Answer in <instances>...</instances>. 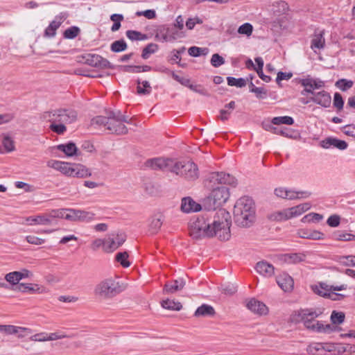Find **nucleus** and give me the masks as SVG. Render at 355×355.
<instances>
[{
	"mask_svg": "<svg viewBox=\"0 0 355 355\" xmlns=\"http://www.w3.org/2000/svg\"><path fill=\"white\" fill-rule=\"evenodd\" d=\"M204 184L211 193L202 200L205 211L190 223V235L196 239L218 236L220 241H228L231 236V216L224 209L215 210L230 197L229 189L225 185L236 187L237 180L229 173L213 172L207 175Z\"/></svg>",
	"mask_w": 355,
	"mask_h": 355,
	"instance_id": "obj_1",
	"label": "nucleus"
},
{
	"mask_svg": "<svg viewBox=\"0 0 355 355\" xmlns=\"http://www.w3.org/2000/svg\"><path fill=\"white\" fill-rule=\"evenodd\" d=\"M107 116H96L91 121V125H98L105 127L112 134L118 135H125L128 133V128L124 123H131V119L125 114H123L120 110H109L106 112Z\"/></svg>",
	"mask_w": 355,
	"mask_h": 355,
	"instance_id": "obj_2",
	"label": "nucleus"
},
{
	"mask_svg": "<svg viewBox=\"0 0 355 355\" xmlns=\"http://www.w3.org/2000/svg\"><path fill=\"white\" fill-rule=\"evenodd\" d=\"M233 214L234 222L238 226H251L255 219V206L253 200L248 196L239 198L236 202Z\"/></svg>",
	"mask_w": 355,
	"mask_h": 355,
	"instance_id": "obj_3",
	"label": "nucleus"
},
{
	"mask_svg": "<svg viewBox=\"0 0 355 355\" xmlns=\"http://www.w3.org/2000/svg\"><path fill=\"white\" fill-rule=\"evenodd\" d=\"M171 172L189 181H194L199 176L198 166L191 161L175 162L173 160Z\"/></svg>",
	"mask_w": 355,
	"mask_h": 355,
	"instance_id": "obj_4",
	"label": "nucleus"
},
{
	"mask_svg": "<svg viewBox=\"0 0 355 355\" xmlns=\"http://www.w3.org/2000/svg\"><path fill=\"white\" fill-rule=\"evenodd\" d=\"M122 291L123 288L119 282L112 278L103 280L94 289L95 295L104 299L112 298Z\"/></svg>",
	"mask_w": 355,
	"mask_h": 355,
	"instance_id": "obj_5",
	"label": "nucleus"
},
{
	"mask_svg": "<svg viewBox=\"0 0 355 355\" xmlns=\"http://www.w3.org/2000/svg\"><path fill=\"white\" fill-rule=\"evenodd\" d=\"M77 112L73 109H57L51 112H46L43 114V118L49 121L62 123H72L77 120Z\"/></svg>",
	"mask_w": 355,
	"mask_h": 355,
	"instance_id": "obj_6",
	"label": "nucleus"
},
{
	"mask_svg": "<svg viewBox=\"0 0 355 355\" xmlns=\"http://www.w3.org/2000/svg\"><path fill=\"white\" fill-rule=\"evenodd\" d=\"M77 62L86 64L91 67L100 69H114V66L110 62L98 54H86L77 58Z\"/></svg>",
	"mask_w": 355,
	"mask_h": 355,
	"instance_id": "obj_7",
	"label": "nucleus"
},
{
	"mask_svg": "<svg viewBox=\"0 0 355 355\" xmlns=\"http://www.w3.org/2000/svg\"><path fill=\"white\" fill-rule=\"evenodd\" d=\"M173 159L169 158L155 157L146 160L145 165L153 170L171 171Z\"/></svg>",
	"mask_w": 355,
	"mask_h": 355,
	"instance_id": "obj_8",
	"label": "nucleus"
},
{
	"mask_svg": "<svg viewBox=\"0 0 355 355\" xmlns=\"http://www.w3.org/2000/svg\"><path fill=\"white\" fill-rule=\"evenodd\" d=\"M69 17L67 12H62L56 15L54 19L49 24L44 31V36L46 37H53L56 34L57 29Z\"/></svg>",
	"mask_w": 355,
	"mask_h": 355,
	"instance_id": "obj_9",
	"label": "nucleus"
},
{
	"mask_svg": "<svg viewBox=\"0 0 355 355\" xmlns=\"http://www.w3.org/2000/svg\"><path fill=\"white\" fill-rule=\"evenodd\" d=\"M320 314L321 312L317 313L315 311L305 309L302 310L299 315L304 322V327L313 331L315 327V322H317L315 320V318L318 317Z\"/></svg>",
	"mask_w": 355,
	"mask_h": 355,
	"instance_id": "obj_10",
	"label": "nucleus"
},
{
	"mask_svg": "<svg viewBox=\"0 0 355 355\" xmlns=\"http://www.w3.org/2000/svg\"><path fill=\"white\" fill-rule=\"evenodd\" d=\"M310 101L322 106V107L328 108L331 104V96L328 92L322 90L315 92L314 96L310 97Z\"/></svg>",
	"mask_w": 355,
	"mask_h": 355,
	"instance_id": "obj_11",
	"label": "nucleus"
},
{
	"mask_svg": "<svg viewBox=\"0 0 355 355\" xmlns=\"http://www.w3.org/2000/svg\"><path fill=\"white\" fill-rule=\"evenodd\" d=\"M247 308L254 313L262 315L268 313V308L262 302L251 298L246 304Z\"/></svg>",
	"mask_w": 355,
	"mask_h": 355,
	"instance_id": "obj_12",
	"label": "nucleus"
},
{
	"mask_svg": "<svg viewBox=\"0 0 355 355\" xmlns=\"http://www.w3.org/2000/svg\"><path fill=\"white\" fill-rule=\"evenodd\" d=\"M203 206L194 201L191 197H184L182 199L181 210L184 213L197 212L202 210Z\"/></svg>",
	"mask_w": 355,
	"mask_h": 355,
	"instance_id": "obj_13",
	"label": "nucleus"
},
{
	"mask_svg": "<svg viewBox=\"0 0 355 355\" xmlns=\"http://www.w3.org/2000/svg\"><path fill=\"white\" fill-rule=\"evenodd\" d=\"M278 286L284 292H291L294 286L293 279L287 273H283L276 277Z\"/></svg>",
	"mask_w": 355,
	"mask_h": 355,
	"instance_id": "obj_14",
	"label": "nucleus"
},
{
	"mask_svg": "<svg viewBox=\"0 0 355 355\" xmlns=\"http://www.w3.org/2000/svg\"><path fill=\"white\" fill-rule=\"evenodd\" d=\"M320 146L324 148H329L334 146L339 150H345L348 144L344 141L335 137H327L320 141Z\"/></svg>",
	"mask_w": 355,
	"mask_h": 355,
	"instance_id": "obj_15",
	"label": "nucleus"
},
{
	"mask_svg": "<svg viewBox=\"0 0 355 355\" xmlns=\"http://www.w3.org/2000/svg\"><path fill=\"white\" fill-rule=\"evenodd\" d=\"M312 290L315 294L324 298L330 299L333 301L343 300L346 297L345 295L341 293H337L327 291H322V290L320 289L318 285L313 286Z\"/></svg>",
	"mask_w": 355,
	"mask_h": 355,
	"instance_id": "obj_16",
	"label": "nucleus"
},
{
	"mask_svg": "<svg viewBox=\"0 0 355 355\" xmlns=\"http://www.w3.org/2000/svg\"><path fill=\"white\" fill-rule=\"evenodd\" d=\"M255 270L264 277H272L275 273L274 266L266 261H261L257 263Z\"/></svg>",
	"mask_w": 355,
	"mask_h": 355,
	"instance_id": "obj_17",
	"label": "nucleus"
},
{
	"mask_svg": "<svg viewBox=\"0 0 355 355\" xmlns=\"http://www.w3.org/2000/svg\"><path fill=\"white\" fill-rule=\"evenodd\" d=\"M324 30L320 31L319 29H316L315 31L313 38L311 40V48L312 49H321L324 48L325 45V40L324 37Z\"/></svg>",
	"mask_w": 355,
	"mask_h": 355,
	"instance_id": "obj_18",
	"label": "nucleus"
},
{
	"mask_svg": "<svg viewBox=\"0 0 355 355\" xmlns=\"http://www.w3.org/2000/svg\"><path fill=\"white\" fill-rule=\"evenodd\" d=\"M185 285V281L182 278L167 282L164 287V293H173L182 290Z\"/></svg>",
	"mask_w": 355,
	"mask_h": 355,
	"instance_id": "obj_19",
	"label": "nucleus"
},
{
	"mask_svg": "<svg viewBox=\"0 0 355 355\" xmlns=\"http://www.w3.org/2000/svg\"><path fill=\"white\" fill-rule=\"evenodd\" d=\"M164 220V216L161 213L155 214L149 224L148 231L151 234H157L160 230Z\"/></svg>",
	"mask_w": 355,
	"mask_h": 355,
	"instance_id": "obj_20",
	"label": "nucleus"
},
{
	"mask_svg": "<svg viewBox=\"0 0 355 355\" xmlns=\"http://www.w3.org/2000/svg\"><path fill=\"white\" fill-rule=\"evenodd\" d=\"M298 234L300 238L306 239L323 240L324 239V234L318 230H300Z\"/></svg>",
	"mask_w": 355,
	"mask_h": 355,
	"instance_id": "obj_21",
	"label": "nucleus"
},
{
	"mask_svg": "<svg viewBox=\"0 0 355 355\" xmlns=\"http://www.w3.org/2000/svg\"><path fill=\"white\" fill-rule=\"evenodd\" d=\"M341 330V327L335 326L333 324H323L321 322L317 321L315 322V327L313 331L318 333L330 334L334 331H340Z\"/></svg>",
	"mask_w": 355,
	"mask_h": 355,
	"instance_id": "obj_22",
	"label": "nucleus"
},
{
	"mask_svg": "<svg viewBox=\"0 0 355 355\" xmlns=\"http://www.w3.org/2000/svg\"><path fill=\"white\" fill-rule=\"evenodd\" d=\"M26 221L29 225H51V220L50 219L49 213L35 216H30L26 218Z\"/></svg>",
	"mask_w": 355,
	"mask_h": 355,
	"instance_id": "obj_23",
	"label": "nucleus"
},
{
	"mask_svg": "<svg viewBox=\"0 0 355 355\" xmlns=\"http://www.w3.org/2000/svg\"><path fill=\"white\" fill-rule=\"evenodd\" d=\"M215 314L216 311L214 307L206 304L200 306L194 313L196 317H212Z\"/></svg>",
	"mask_w": 355,
	"mask_h": 355,
	"instance_id": "obj_24",
	"label": "nucleus"
},
{
	"mask_svg": "<svg viewBox=\"0 0 355 355\" xmlns=\"http://www.w3.org/2000/svg\"><path fill=\"white\" fill-rule=\"evenodd\" d=\"M335 241H355V234L348 233L345 230L334 231L331 236Z\"/></svg>",
	"mask_w": 355,
	"mask_h": 355,
	"instance_id": "obj_25",
	"label": "nucleus"
},
{
	"mask_svg": "<svg viewBox=\"0 0 355 355\" xmlns=\"http://www.w3.org/2000/svg\"><path fill=\"white\" fill-rule=\"evenodd\" d=\"M309 202H304L297 206L288 209V212L290 217H295L302 214L304 212L308 211L311 208Z\"/></svg>",
	"mask_w": 355,
	"mask_h": 355,
	"instance_id": "obj_26",
	"label": "nucleus"
},
{
	"mask_svg": "<svg viewBox=\"0 0 355 355\" xmlns=\"http://www.w3.org/2000/svg\"><path fill=\"white\" fill-rule=\"evenodd\" d=\"M57 148L63 152L68 157L78 155V148L76 144L71 141L66 144H60L57 146Z\"/></svg>",
	"mask_w": 355,
	"mask_h": 355,
	"instance_id": "obj_27",
	"label": "nucleus"
},
{
	"mask_svg": "<svg viewBox=\"0 0 355 355\" xmlns=\"http://www.w3.org/2000/svg\"><path fill=\"white\" fill-rule=\"evenodd\" d=\"M123 71L127 73H138L141 72L150 71L152 67L149 65H123L121 66Z\"/></svg>",
	"mask_w": 355,
	"mask_h": 355,
	"instance_id": "obj_28",
	"label": "nucleus"
},
{
	"mask_svg": "<svg viewBox=\"0 0 355 355\" xmlns=\"http://www.w3.org/2000/svg\"><path fill=\"white\" fill-rule=\"evenodd\" d=\"M13 291L21 293H34L36 291L40 290L37 284L21 283L12 288Z\"/></svg>",
	"mask_w": 355,
	"mask_h": 355,
	"instance_id": "obj_29",
	"label": "nucleus"
},
{
	"mask_svg": "<svg viewBox=\"0 0 355 355\" xmlns=\"http://www.w3.org/2000/svg\"><path fill=\"white\" fill-rule=\"evenodd\" d=\"M73 177L84 178L91 176L92 173L89 168L80 164H76Z\"/></svg>",
	"mask_w": 355,
	"mask_h": 355,
	"instance_id": "obj_30",
	"label": "nucleus"
},
{
	"mask_svg": "<svg viewBox=\"0 0 355 355\" xmlns=\"http://www.w3.org/2000/svg\"><path fill=\"white\" fill-rule=\"evenodd\" d=\"M167 31H168V25H161L157 27L155 33V39L162 42H168L169 36L167 34Z\"/></svg>",
	"mask_w": 355,
	"mask_h": 355,
	"instance_id": "obj_31",
	"label": "nucleus"
},
{
	"mask_svg": "<svg viewBox=\"0 0 355 355\" xmlns=\"http://www.w3.org/2000/svg\"><path fill=\"white\" fill-rule=\"evenodd\" d=\"M26 329L24 327H17L11 324H0V332L7 335L16 334L20 331H24Z\"/></svg>",
	"mask_w": 355,
	"mask_h": 355,
	"instance_id": "obj_32",
	"label": "nucleus"
},
{
	"mask_svg": "<svg viewBox=\"0 0 355 355\" xmlns=\"http://www.w3.org/2000/svg\"><path fill=\"white\" fill-rule=\"evenodd\" d=\"M161 304L164 309L173 311H180L182 308V305L180 302H175L169 299L163 300Z\"/></svg>",
	"mask_w": 355,
	"mask_h": 355,
	"instance_id": "obj_33",
	"label": "nucleus"
},
{
	"mask_svg": "<svg viewBox=\"0 0 355 355\" xmlns=\"http://www.w3.org/2000/svg\"><path fill=\"white\" fill-rule=\"evenodd\" d=\"M126 36L128 39L132 41H143L148 39V36L146 34H143L139 31L128 30L126 31Z\"/></svg>",
	"mask_w": 355,
	"mask_h": 355,
	"instance_id": "obj_34",
	"label": "nucleus"
},
{
	"mask_svg": "<svg viewBox=\"0 0 355 355\" xmlns=\"http://www.w3.org/2000/svg\"><path fill=\"white\" fill-rule=\"evenodd\" d=\"M138 85L137 87V93L140 95L149 94L151 92V87L147 80L140 81L139 79L137 80Z\"/></svg>",
	"mask_w": 355,
	"mask_h": 355,
	"instance_id": "obj_35",
	"label": "nucleus"
},
{
	"mask_svg": "<svg viewBox=\"0 0 355 355\" xmlns=\"http://www.w3.org/2000/svg\"><path fill=\"white\" fill-rule=\"evenodd\" d=\"M128 45L123 39L116 40L110 45V50L114 53H119L127 49Z\"/></svg>",
	"mask_w": 355,
	"mask_h": 355,
	"instance_id": "obj_36",
	"label": "nucleus"
},
{
	"mask_svg": "<svg viewBox=\"0 0 355 355\" xmlns=\"http://www.w3.org/2000/svg\"><path fill=\"white\" fill-rule=\"evenodd\" d=\"M80 33V29L76 26H72L63 32V37L67 40L75 39Z\"/></svg>",
	"mask_w": 355,
	"mask_h": 355,
	"instance_id": "obj_37",
	"label": "nucleus"
},
{
	"mask_svg": "<svg viewBox=\"0 0 355 355\" xmlns=\"http://www.w3.org/2000/svg\"><path fill=\"white\" fill-rule=\"evenodd\" d=\"M354 255L336 256L335 260L345 266H355Z\"/></svg>",
	"mask_w": 355,
	"mask_h": 355,
	"instance_id": "obj_38",
	"label": "nucleus"
},
{
	"mask_svg": "<svg viewBox=\"0 0 355 355\" xmlns=\"http://www.w3.org/2000/svg\"><path fill=\"white\" fill-rule=\"evenodd\" d=\"M67 209H52L49 211L50 219L51 220V224H55V221L56 218H64L67 214Z\"/></svg>",
	"mask_w": 355,
	"mask_h": 355,
	"instance_id": "obj_39",
	"label": "nucleus"
},
{
	"mask_svg": "<svg viewBox=\"0 0 355 355\" xmlns=\"http://www.w3.org/2000/svg\"><path fill=\"white\" fill-rule=\"evenodd\" d=\"M345 319V314L341 311H333L330 320L333 324L336 326L337 324H340L344 322Z\"/></svg>",
	"mask_w": 355,
	"mask_h": 355,
	"instance_id": "obj_40",
	"label": "nucleus"
},
{
	"mask_svg": "<svg viewBox=\"0 0 355 355\" xmlns=\"http://www.w3.org/2000/svg\"><path fill=\"white\" fill-rule=\"evenodd\" d=\"M164 71L165 73H170L171 75L172 78L178 82L179 83H180L182 85H184L189 88V86H191V84L190 83L191 82L190 79L184 78V77H181V76L177 75L174 71H172L169 70L168 69H165V70H164Z\"/></svg>",
	"mask_w": 355,
	"mask_h": 355,
	"instance_id": "obj_41",
	"label": "nucleus"
},
{
	"mask_svg": "<svg viewBox=\"0 0 355 355\" xmlns=\"http://www.w3.org/2000/svg\"><path fill=\"white\" fill-rule=\"evenodd\" d=\"M128 253L126 251L119 252L116 254L115 260L123 268H128L130 266V262L128 260Z\"/></svg>",
	"mask_w": 355,
	"mask_h": 355,
	"instance_id": "obj_42",
	"label": "nucleus"
},
{
	"mask_svg": "<svg viewBox=\"0 0 355 355\" xmlns=\"http://www.w3.org/2000/svg\"><path fill=\"white\" fill-rule=\"evenodd\" d=\"M159 49L157 44L150 43L144 48L141 53V57L144 59H148L150 54L155 53Z\"/></svg>",
	"mask_w": 355,
	"mask_h": 355,
	"instance_id": "obj_43",
	"label": "nucleus"
},
{
	"mask_svg": "<svg viewBox=\"0 0 355 355\" xmlns=\"http://www.w3.org/2000/svg\"><path fill=\"white\" fill-rule=\"evenodd\" d=\"M271 122L274 125H293L294 123V119L289 116H276L272 119Z\"/></svg>",
	"mask_w": 355,
	"mask_h": 355,
	"instance_id": "obj_44",
	"label": "nucleus"
},
{
	"mask_svg": "<svg viewBox=\"0 0 355 355\" xmlns=\"http://www.w3.org/2000/svg\"><path fill=\"white\" fill-rule=\"evenodd\" d=\"M227 81L229 86H235L241 88L246 85V80L243 78H236L234 77L228 76Z\"/></svg>",
	"mask_w": 355,
	"mask_h": 355,
	"instance_id": "obj_45",
	"label": "nucleus"
},
{
	"mask_svg": "<svg viewBox=\"0 0 355 355\" xmlns=\"http://www.w3.org/2000/svg\"><path fill=\"white\" fill-rule=\"evenodd\" d=\"M50 122L51 123L49 126V128L52 132L58 135H63L66 132L67 127L64 123L54 122L53 120H51Z\"/></svg>",
	"mask_w": 355,
	"mask_h": 355,
	"instance_id": "obj_46",
	"label": "nucleus"
},
{
	"mask_svg": "<svg viewBox=\"0 0 355 355\" xmlns=\"http://www.w3.org/2000/svg\"><path fill=\"white\" fill-rule=\"evenodd\" d=\"M354 85V82L351 80H347L345 78L339 79L336 82V87L339 88L343 92H345L352 87Z\"/></svg>",
	"mask_w": 355,
	"mask_h": 355,
	"instance_id": "obj_47",
	"label": "nucleus"
},
{
	"mask_svg": "<svg viewBox=\"0 0 355 355\" xmlns=\"http://www.w3.org/2000/svg\"><path fill=\"white\" fill-rule=\"evenodd\" d=\"M288 261L292 263H298L302 262L306 259V254L304 253H291L286 254Z\"/></svg>",
	"mask_w": 355,
	"mask_h": 355,
	"instance_id": "obj_48",
	"label": "nucleus"
},
{
	"mask_svg": "<svg viewBox=\"0 0 355 355\" xmlns=\"http://www.w3.org/2000/svg\"><path fill=\"white\" fill-rule=\"evenodd\" d=\"M105 243V252L107 253L112 252L120 247L114 238L108 237Z\"/></svg>",
	"mask_w": 355,
	"mask_h": 355,
	"instance_id": "obj_49",
	"label": "nucleus"
},
{
	"mask_svg": "<svg viewBox=\"0 0 355 355\" xmlns=\"http://www.w3.org/2000/svg\"><path fill=\"white\" fill-rule=\"evenodd\" d=\"M318 286L320 290H324L331 292L346 290L347 288V286L346 284H342L340 286H328L327 284L323 282L320 283Z\"/></svg>",
	"mask_w": 355,
	"mask_h": 355,
	"instance_id": "obj_50",
	"label": "nucleus"
},
{
	"mask_svg": "<svg viewBox=\"0 0 355 355\" xmlns=\"http://www.w3.org/2000/svg\"><path fill=\"white\" fill-rule=\"evenodd\" d=\"M76 164H71L68 162H63L60 168V171L67 176L73 177L74 172V167Z\"/></svg>",
	"mask_w": 355,
	"mask_h": 355,
	"instance_id": "obj_51",
	"label": "nucleus"
},
{
	"mask_svg": "<svg viewBox=\"0 0 355 355\" xmlns=\"http://www.w3.org/2000/svg\"><path fill=\"white\" fill-rule=\"evenodd\" d=\"M344 103L342 95L338 92H336L334 96L333 105L336 108L337 112H340L343 109Z\"/></svg>",
	"mask_w": 355,
	"mask_h": 355,
	"instance_id": "obj_52",
	"label": "nucleus"
},
{
	"mask_svg": "<svg viewBox=\"0 0 355 355\" xmlns=\"http://www.w3.org/2000/svg\"><path fill=\"white\" fill-rule=\"evenodd\" d=\"M95 218V214L83 210H79L78 220L83 222H89Z\"/></svg>",
	"mask_w": 355,
	"mask_h": 355,
	"instance_id": "obj_53",
	"label": "nucleus"
},
{
	"mask_svg": "<svg viewBox=\"0 0 355 355\" xmlns=\"http://www.w3.org/2000/svg\"><path fill=\"white\" fill-rule=\"evenodd\" d=\"M253 31V26L250 23H245L240 26L238 28V33L241 35L250 36Z\"/></svg>",
	"mask_w": 355,
	"mask_h": 355,
	"instance_id": "obj_54",
	"label": "nucleus"
},
{
	"mask_svg": "<svg viewBox=\"0 0 355 355\" xmlns=\"http://www.w3.org/2000/svg\"><path fill=\"white\" fill-rule=\"evenodd\" d=\"M2 144L7 152H12L15 150L14 141L9 136H5Z\"/></svg>",
	"mask_w": 355,
	"mask_h": 355,
	"instance_id": "obj_55",
	"label": "nucleus"
},
{
	"mask_svg": "<svg viewBox=\"0 0 355 355\" xmlns=\"http://www.w3.org/2000/svg\"><path fill=\"white\" fill-rule=\"evenodd\" d=\"M272 217L274 220L277 221L286 220L292 218L289 216L288 209L274 214Z\"/></svg>",
	"mask_w": 355,
	"mask_h": 355,
	"instance_id": "obj_56",
	"label": "nucleus"
},
{
	"mask_svg": "<svg viewBox=\"0 0 355 355\" xmlns=\"http://www.w3.org/2000/svg\"><path fill=\"white\" fill-rule=\"evenodd\" d=\"M210 62L213 67H218L225 63V59L218 53H214L211 56Z\"/></svg>",
	"mask_w": 355,
	"mask_h": 355,
	"instance_id": "obj_57",
	"label": "nucleus"
},
{
	"mask_svg": "<svg viewBox=\"0 0 355 355\" xmlns=\"http://www.w3.org/2000/svg\"><path fill=\"white\" fill-rule=\"evenodd\" d=\"M167 32V34L170 37L168 42H173L177 40L178 37H182V33H179L178 31L175 28V27L173 26H168V31Z\"/></svg>",
	"mask_w": 355,
	"mask_h": 355,
	"instance_id": "obj_58",
	"label": "nucleus"
},
{
	"mask_svg": "<svg viewBox=\"0 0 355 355\" xmlns=\"http://www.w3.org/2000/svg\"><path fill=\"white\" fill-rule=\"evenodd\" d=\"M16 275V271H14L6 274L5 276V279L12 285V288L16 286L17 285L19 284V281L18 280V278Z\"/></svg>",
	"mask_w": 355,
	"mask_h": 355,
	"instance_id": "obj_59",
	"label": "nucleus"
},
{
	"mask_svg": "<svg viewBox=\"0 0 355 355\" xmlns=\"http://www.w3.org/2000/svg\"><path fill=\"white\" fill-rule=\"evenodd\" d=\"M221 291L225 295H232L237 291V289L233 284H227L221 285Z\"/></svg>",
	"mask_w": 355,
	"mask_h": 355,
	"instance_id": "obj_60",
	"label": "nucleus"
},
{
	"mask_svg": "<svg viewBox=\"0 0 355 355\" xmlns=\"http://www.w3.org/2000/svg\"><path fill=\"white\" fill-rule=\"evenodd\" d=\"M327 223L331 227H336L340 223V218L338 215H331L328 218Z\"/></svg>",
	"mask_w": 355,
	"mask_h": 355,
	"instance_id": "obj_61",
	"label": "nucleus"
},
{
	"mask_svg": "<svg viewBox=\"0 0 355 355\" xmlns=\"http://www.w3.org/2000/svg\"><path fill=\"white\" fill-rule=\"evenodd\" d=\"M67 212L65 216V219L69 220H78L79 210L73 209H67Z\"/></svg>",
	"mask_w": 355,
	"mask_h": 355,
	"instance_id": "obj_62",
	"label": "nucleus"
},
{
	"mask_svg": "<svg viewBox=\"0 0 355 355\" xmlns=\"http://www.w3.org/2000/svg\"><path fill=\"white\" fill-rule=\"evenodd\" d=\"M26 240L28 243L33 245H42L44 243L45 240L34 235H28L26 237Z\"/></svg>",
	"mask_w": 355,
	"mask_h": 355,
	"instance_id": "obj_63",
	"label": "nucleus"
},
{
	"mask_svg": "<svg viewBox=\"0 0 355 355\" xmlns=\"http://www.w3.org/2000/svg\"><path fill=\"white\" fill-rule=\"evenodd\" d=\"M344 134L347 136L354 137L355 135V124H348L341 128Z\"/></svg>",
	"mask_w": 355,
	"mask_h": 355,
	"instance_id": "obj_64",
	"label": "nucleus"
}]
</instances>
